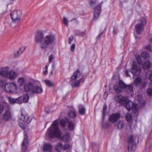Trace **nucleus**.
<instances>
[{"label": "nucleus", "instance_id": "10", "mask_svg": "<svg viewBox=\"0 0 152 152\" xmlns=\"http://www.w3.org/2000/svg\"><path fill=\"white\" fill-rule=\"evenodd\" d=\"M5 77L7 78L10 80L12 81L15 79L17 76L16 72L13 71H8L5 68Z\"/></svg>", "mask_w": 152, "mask_h": 152}, {"label": "nucleus", "instance_id": "20", "mask_svg": "<svg viewBox=\"0 0 152 152\" xmlns=\"http://www.w3.org/2000/svg\"><path fill=\"white\" fill-rule=\"evenodd\" d=\"M11 115L10 111L9 110H6L3 115L4 119L6 121H8L11 119Z\"/></svg>", "mask_w": 152, "mask_h": 152}, {"label": "nucleus", "instance_id": "33", "mask_svg": "<svg viewBox=\"0 0 152 152\" xmlns=\"http://www.w3.org/2000/svg\"><path fill=\"white\" fill-rule=\"evenodd\" d=\"M142 82V79L140 77L137 78L135 80L134 84L137 85L141 84Z\"/></svg>", "mask_w": 152, "mask_h": 152}, {"label": "nucleus", "instance_id": "50", "mask_svg": "<svg viewBox=\"0 0 152 152\" xmlns=\"http://www.w3.org/2000/svg\"><path fill=\"white\" fill-rule=\"evenodd\" d=\"M139 103L141 105V106L142 107L144 105L145 102L143 101H140L139 102Z\"/></svg>", "mask_w": 152, "mask_h": 152}, {"label": "nucleus", "instance_id": "7", "mask_svg": "<svg viewBox=\"0 0 152 152\" xmlns=\"http://www.w3.org/2000/svg\"><path fill=\"white\" fill-rule=\"evenodd\" d=\"M137 137L134 135L129 136L128 138V152H134L135 149V140Z\"/></svg>", "mask_w": 152, "mask_h": 152}, {"label": "nucleus", "instance_id": "38", "mask_svg": "<svg viewBox=\"0 0 152 152\" xmlns=\"http://www.w3.org/2000/svg\"><path fill=\"white\" fill-rule=\"evenodd\" d=\"M45 82L46 85L49 87H52L53 86V83L48 80H45Z\"/></svg>", "mask_w": 152, "mask_h": 152}, {"label": "nucleus", "instance_id": "31", "mask_svg": "<svg viewBox=\"0 0 152 152\" xmlns=\"http://www.w3.org/2000/svg\"><path fill=\"white\" fill-rule=\"evenodd\" d=\"M141 56L144 58H147L149 57V54L147 52H144L141 53Z\"/></svg>", "mask_w": 152, "mask_h": 152}, {"label": "nucleus", "instance_id": "19", "mask_svg": "<svg viewBox=\"0 0 152 152\" xmlns=\"http://www.w3.org/2000/svg\"><path fill=\"white\" fill-rule=\"evenodd\" d=\"M52 146L49 143L45 144L43 146V150L44 152H52Z\"/></svg>", "mask_w": 152, "mask_h": 152}, {"label": "nucleus", "instance_id": "2", "mask_svg": "<svg viewBox=\"0 0 152 152\" xmlns=\"http://www.w3.org/2000/svg\"><path fill=\"white\" fill-rule=\"evenodd\" d=\"M47 133L48 134L50 137L51 138L57 137L59 138L60 140L64 142L69 140V134L68 132H66L63 137H61V133L58 128L57 120H56L54 121L52 125L48 129Z\"/></svg>", "mask_w": 152, "mask_h": 152}, {"label": "nucleus", "instance_id": "14", "mask_svg": "<svg viewBox=\"0 0 152 152\" xmlns=\"http://www.w3.org/2000/svg\"><path fill=\"white\" fill-rule=\"evenodd\" d=\"M34 85L33 83L30 82L26 83L25 84L24 87L25 91L30 94H32Z\"/></svg>", "mask_w": 152, "mask_h": 152}, {"label": "nucleus", "instance_id": "25", "mask_svg": "<svg viewBox=\"0 0 152 152\" xmlns=\"http://www.w3.org/2000/svg\"><path fill=\"white\" fill-rule=\"evenodd\" d=\"M68 128L69 130H73L75 127V125L72 121H68Z\"/></svg>", "mask_w": 152, "mask_h": 152}, {"label": "nucleus", "instance_id": "42", "mask_svg": "<svg viewBox=\"0 0 152 152\" xmlns=\"http://www.w3.org/2000/svg\"><path fill=\"white\" fill-rule=\"evenodd\" d=\"M5 73V68L0 70V76L4 77Z\"/></svg>", "mask_w": 152, "mask_h": 152}, {"label": "nucleus", "instance_id": "59", "mask_svg": "<svg viewBox=\"0 0 152 152\" xmlns=\"http://www.w3.org/2000/svg\"><path fill=\"white\" fill-rule=\"evenodd\" d=\"M128 1V0H124L123 2L122 3H123L124 2L125 3Z\"/></svg>", "mask_w": 152, "mask_h": 152}, {"label": "nucleus", "instance_id": "45", "mask_svg": "<svg viewBox=\"0 0 152 152\" xmlns=\"http://www.w3.org/2000/svg\"><path fill=\"white\" fill-rule=\"evenodd\" d=\"M73 37L72 35H71L69 39V43L71 44L72 42L73 41Z\"/></svg>", "mask_w": 152, "mask_h": 152}, {"label": "nucleus", "instance_id": "3", "mask_svg": "<svg viewBox=\"0 0 152 152\" xmlns=\"http://www.w3.org/2000/svg\"><path fill=\"white\" fill-rule=\"evenodd\" d=\"M115 100L121 105H125L128 110L130 111L132 109L135 114L137 112V104H134L132 102L128 100L126 97L123 96L119 94L116 97Z\"/></svg>", "mask_w": 152, "mask_h": 152}, {"label": "nucleus", "instance_id": "41", "mask_svg": "<svg viewBox=\"0 0 152 152\" xmlns=\"http://www.w3.org/2000/svg\"><path fill=\"white\" fill-rule=\"evenodd\" d=\"M147 93L148 96H152V88H148L147 90Z\"/></svg>", "mask_w": 152, "mask_h": 152}, {"label": "nucleus", "instance_id": "21", "mask_svg": "<svg viewBox=\"0 0 152 152\" xmlns=\"http://www.w3.org/2000/svg\"><path fill=\"white\" fill-rule=\"evenodd\" d=\"M63 144L61 142L58 143L55 146L54 149L56 152H61L63 150Z\"/></svg>", "mask_w": 152, "mask_h": 152}, {"label": "nucleus", "instance_id": "4", "mask_svg": "<svg viewBox=\"0 0 152 152\" xmlns=\"http://www.w3.org/2000/svg\"><path fill=\"white\" fill-rule=\"evenodd\" d=\"M137 63L134 62L132 65V68L131 70H126V75L127 77H130L129 73L131 72L134 76H138L141 72L140 65L141 64L142 61L141 58L139 56L137 58Z\"/></svg>", "mask_w": 152, "mask_h": 152}, {"label": "nucleus", "instance_id": "48", "mask_svg": "<svg viewBox=\"0 0 152 152\" xmlns=\"http://www.w3.org/2000/svg\"><path fill=\"white\" fill-rule=\"evenodd\" d=\"M4 110V107L2 105L0 104V113H2Z\"/></svg>", "mask_w": 152, "mask_h": 152}, {"label": "nucleus", "instance_id": "17", "mask_svg": "<svg viewBox=\"0 0 152 152\" xmlns=\"http://www.w3.org/2000/svg\"><path fill=\"white\" fill-rule=\"evenodd\" d=\"M28 137L26 134H24L23 140L22 143V149L23 151L27 149V148L28 145Z\"/></svg>", "mask_w": 152, "mask_h": 152}, {"label": "nucleus", "instance_id": "37", "mask_svg": "<svg viewBox=\"0 0 152 152\" xmlns=\"http://www.w3.org/2000/svg\"><path fill=\"white\" fill-rule=\"evenodd\" d=\"M63 21L64 24L67 26L69 25V21L68 19L65 17H64L63 19Z\"/></svg>", "mask_w": 152, "mask_h": 152}, {"label": "nucleus", "instance_id": "35", "mask_svg": "<svg viewBox=\"0 0 152 152\" xmlns=\"http://www.w3.org/2000/svg\"><path fill=\"white\" fill-rule=\"evenodd\" d=\"M8 99L10 102L12 104L16 103V99L12 98L11 97H8Z\"/></svg>", "mask_w": 152, "mask_h": 152}, {"label": "nucleus", "instance_id": "60", "mask_svg": "<svg viewBox=\"0 0 152 152\" xmlns=\"http://www.w3.org/2000/svg\"><path fill=\"white\" fill-rule=\"evenodd\" d=\"M53 70H52V71L51 72H50V73H51V74H52V73H53Z\"/></svg>", "mask_w": 152, "mask_h": 152}, {"label": "nucleus", "instance_id": "55", "mask_svg": "<svg viewBox=\"0 0 152 152\" xmlns=\"http://www.w3.org/2000/svg\"><path fill=\"white\" fill-rule=\"evenodd\" d=\"M55 65L54 64H53L52 65V70H53L55 69Z\"/></svg>", "mask_w": 152, "mask_h": 152}, {"label": "nucleus", "instance_id": "63", "mask_svg": "<svg viewBox=\"0 0 152 152\" xmlns=\"http://www.w3.org/2000/svg\"><path fill=\"white\" fill-rule=\"evenodd\" d=\"M1 18V16H0V19Z\"/></svg>", "mask_w": 152, "mask_h": 152}, {"label": "nucleus", "instance_id": "30", "mask_svg": "<svg viewBox=\"0 0 152 152\" xmlns=\"http://www.w3.org/2000/svg\"><path fill=\"white\" fill-rule=\"evenodd\" d=\"M22 96L23 102L26 103L28 102L29 99V96L28 94H26Z\"/></svg>", "mask_w": 152, "mask_h": 152}, {"label": "nucleus", "instance_id": "1", "mask_svg": "<svg viewBox=\"0 0 152 152\" xmlns=\"http://www.w3.org/2000/svg\"><path fill=\"white\" fill-rule=\"evenodd\" d=\"M56 41V37L52 33L42 31H38L35 37V42L43 49H46L48 45L53 43Z\"/></svg>", "mask_w": 152, "mask_h": 152}, {"label": "nucleus", "instance_id": "53", "mask_svg": "<svg viewBox=\"0 0 152 152\" xmlns=\"http://www.w3.org/2000/svg\"><path fill=\"white\" fill-rule=\"evenodd\" d=\"M108 125V124H106V125L104 124H102V126L103 128H106V125L107 126Z\"/></svg>", "mask_w": 152, "mask_h": 152}, {"label": "nucleus", "instance_id": "23", "mask_svg": "<svg viewBox=\"0 0 152 152\" xmlns=\"http://www.w3.org/2000/svg\"><path fill=\"white\" fill-rule=\"evenodd\" d=\"M79 111L81 115H84L86 112V109L83 106L81 105H80L78 107Z\"/></svg>", "mask_w": 152, "mask_h": 152}, {"label": "nucleus", "instance_id": "62", "mask_svg": "<svg viewBox=\"0 0 152 152\" xmlns=\"http://www.w3.org/2000/svg\"><path fill=\"white\" fill-rule=\"evenodd\" d=\"M10 26H12V25H11V24H10Z\"/></svg>", "mask_w": 152, "mask_h": 152}, {"label": "nucleus", "instance_id": "16", "mask_svg": "<svg viewBox=\"0 0 152 152\" xmlns=\"http://www.w3.org/2000/svg\"><path fill=\"white\" fill-rule=\"evenodd\" d=\"M152 146V136H149L147 138L145 144V149L148 151Z\"/></svg>", "mask_w": 152, "mask_h": 152}, {"label": "nucleus", "instance_id": "32", "mask_svg": "<svg viewBox=\"0 0 152 152\" xmlns=\"http://www.w3.org/2000/svg\"><path fill=\"white\" fill-rule=\"evenodd\" d=\"M125 118L129 122H130L132 121V115L130 113H127L126 115Z\"/></svg>", "mask_w": 152, "mask_h": 152}, {"label": "nucleus", "instance_id": "49", "mask_svg": "<svg viewBox=\"0 0 152 152\" xmlns=\"http://www.w3.org/2000/svg\"><path fill=\"white\" fill-rule=\"evenodd\" d=\"M148 79L152 82V73L148 75Z\"/></svg>", "mask_w": 152, "mask_h": 152}, {"label": "nucleus", "instance_id": "28", "mask_svg": "<svg viewBox=\"0 0 152 152\" xmlns=\"http://www.w3.org/2000/svg\"><path fill=\"white\" fill-rule=\"evenodd\" d=\"M97 3V0H90L89 2V5L91 7H94Z\"/></svg>", "mask_w": 152, "mask_h": 152}, {"label": "nucleus", "instance_id": "12", "mask_svg": "<svg viewBox=\"0 0 152 152\" xmlns=\"http://www.w3.org/2000/svg\"><path fill=\"white\" fill-rule=\"evenodd\" d=\"M5 90L8 93H12L15 91L17 90L16 84L13 83H7L5 86Z\"/></svg>", "mask_w": 152, "mask_h": 152}, {"label": "nucleus", "instance_id": "13", "mask_svg": "<svg viewBox=\"0 0 152 152\" xmlns=\"http://www.w3.org/2000/svg\"><path fill=\"white\" fill-rule=\"evenodd\" d=\"M126 85L123 81L121 80L119 82V86L115 85L114 88L116 92H120L122 91V89L126 88Z\"/></svg>", "mask_w": 152, "mask_h": 152}, {"label": "nucleus", "instance_id": "15", "mask_svg": "<svg viewBox=\"0 0 152 152\" xmlns=\"http://www.w3.org/2000/svg\"><path fill=\"white\" fill-rule=\"evenodd\" d=\"M120 116V115L118 113H113L110 116L109 121L112 123H115L119 119Z\"/></svg>", "mask_w": 152, "mask_h": 152}, {"label": "nucleus", "instance_id": "9", "mask_svg": "<svg viewBox=\"0 0 152 152\" xmlns=\"http://www.w3.org/2000/svg\"><path fill=\"white\" fill-rule=\"evenodd\" d=\"M22 13L20 10H14L10 14L13 23H18L19 22Z\"/></svg>", "mask_w": 152, "mask_h": 152}, {"label": "nucleus", "instance_id": "8", "mask_svg": "<svg viewBox=\"0 0 152 152\" xmlns=\"http://www.w3.org/2000/svg\"><path fill=\"white\" fill-rule=\"evenodd\" d=\"M139 22L135 25V28L137 33L140 34L143 31L144 26L146 24L147 21L145 18L141 17Z\"/></svg>", "mask_w": 152, "mask_h": 152}, {"label": "nucleus", "instance_id": "44", "mask_svg": "<svg viewBox=\"0 0 152 152\" xmlns=\"http://www.w3.org/2000/svg\"><path fill=\"white\" fill-rule=\"evenodd\" d=\"M53 58V54H51L49 56V62L50 63L52 62Z\"/></svg>", "mask_w": 152, "mask_h": 152}, {"label": "nucleus", "instance_id": "40", "mask_svg": "<svg viewBox=\"0 0 152 152\" xmlns=\"http://www.w3.org/2000/svg\"><path fill=\"white\" fill-rule=\"evenodd\" d=\"M16 99V102L18 104H21L23 102L22 96H21Z\"/></svg>", "mask_w": 152, "mask_h": 152}, {"label": "nucleus", "instance_id": "34", "mask_svg": "<svg viewBox=\"0 0 152 152\" xmlns=\"http://www.w3.org/2000/svg\"><path fill=\"white\" fill-rule=\"evenodd\" d=\"M63 150H70L72 146L68 144H65L64 145H63Z\"/></svg>", "mask_w": 152, "mask_h": 152}, {"label": "nucleus", "instance_id": "36", "mask_svg": "<svg viewBox=\"0 0 152 152\" xmlns=\"http://www.w3.org/2000/svg\"><path fill=\"white\" fill-rule=\"evenodd\" d=\"M107 108V107L106 104H105L104 105L103 111H102V115H103V120L104 119V118L105 116V115L106 113V110Z\"/></svg>", "mask_w": 152, "mask_h": 152}, {"label": "nucleus", "instance_id": "18", "mask_svg": "<svg viewBox=\"0 0 152 152\" xmlns=\"http://www.w3.org/2000/svg\"><path fill=\"white\" fill-rule=\"evenodd\" d=\"M43 91V89L41 87L36 85H34L32 94H40Z\"/></svg>", "mask_w": 152, "mask_h": 152}, {"label": "nucleus", "instance_id": "27", "mask_svg": "<svg viewBox=\"0 0 152 152\" xmlns=\"http://www.w3.org/2000/svg\"><path fill=\"white\" fill-rule=\"evenodd\" d=\"M124 126V123L123 121H119L117 125V128L118 129H122Z\"/></svg>", "mask_w": 152, "mask_h": 152}, {"label": "nucleus", "instance_id": "24", "mask_svg": "<svg viewBox=\"0 0 152 152\" xmlns=\"http://www.w3.org/2000/svg\"><path fill=\"white\" fill-rule=\"evenodd\" d=\"M151 66V64L149 61H147L145 62L142 65V68L145 69H149Z\"/></svg>", "mask_w": 152, "mask_h": 152}, {"label": "nucleus", "instance_id": "5", "mask_svg": "<svg viewBox=\"0 0 152 152\" xmlns=\"http://www.w3.org/2000/svg\"><path fill=\"white\" fill-rule=\"evenodd\" d=\"M81 75V73L78 69H77L74 72L73 75L71 77L70 81L72 87H76L80 85L81 82L84 81L83 77L80 78Z\"/></svg>", "mask_w": 152, "mask_h": 152}, {"label": "nucleus", "instance_id": "61", "mask_svg": "<svg viewBox=\"0 0 152 152\" xmlns=\"http://www.w3.org/2000/svg\"><path fill=\"white\" fill-rule=\"evenodd\" d=\"M129 126H130V129H131V124H130Z\"/></svg>", "mask_w": 152, "mask_h": 152}, {"label": "nucleus", "instance_id": "43", "mask_svg": "<svg viewBox=\"0 0 152 152\" xmlns=\"http://www.w3.org/2000/svg\"><path fill=\"white\" fill-rule=\"evenodd\" d=\"M60 124L63 127H64L66 125V122L64 119H62L60 121Z\"/></svg>", "mask_w": 152, "mask_h": 152}, {"label": "nucleus", "instance_id": "57", "mask_svg": "<svg viewBox=\"0 0 152 152\" xmlns=\"http://www.w3.org/2000/svg\"><path fill=\"white\" fill-rule=\"evenodd\" d=\"M45 111L47 113H50V111L49 110H48V109L47 108H46L45 109Z\"/></svg>", "mask_w": 152, "mask_h": 152}, {"label": "nucleus", "instance_id": "54", "mask_svg": "<svg viewBox=\"0 0 152 152\" xmlns=\"http://www.w3.org/2000/svg\"><path fill=\"white\" fill-rule=\"evenodd\" d=\"M145 48L147 50H150V47L149 45H148L145 47Z\"/></svg>", "mask_w": 152, "mask_h": 152}, {"label": "nucleus", "instance_id": "39", "mask_svg": "<svg viewBox=\"0 0 152 152\" xmlns=\"http://www.w3.org/2000/svg\"><path fill=\"white\" fill-rule=\"evenodd\" d=\"M24 82V80L22 78H19L18 80V83L20 86H22Z\"/></svg>", "mask_w": 152, "mask_h": 152}, {"label": "nucleus", "instance_id": "47", "mask_svg": "<svg viewBox=\"0 0 152 152\" xmlns=\"http://www.w3.org/2000/svg\"><path fill=\"white\" fill-rule=\"evenodd\" d=\"M75 47V44H72L71 46V50L72 52H73Z\"/></svg>", "mask_w": 152, "mask_h": 152}, {"label": "nucleus", "instance_id": "11", "mask_svg": "<svg viewBox=\"0 0 152 152\" xmlns=\"http://www.w3.org/2000/svg\"><path fill=\"white\" fill-rule=\"evenodd\" d=\"M103 2L98 4L94 8V17L93 21L96 20L99 16V15L101 12L102 5Z\"/></svg>", "mask_w": 152, "mask_h": 152}, {"label": "nucleus", "instance_id": "58", "mask_svg": "<svg viewBox=\"0 0 152 152\" xmlns=\"http://www.w3.org/2000/svg\"><path fill=\"white\" fill-rule=\"evenodd\" d=\"M48 65H47L45 66V69L46 70H48Z\"/></svg>", "mask_w": 152, "mask_h": 152}, {"label": "nucleus", "instance_id": "22", "mask_svg": "<svg viewBox=\"0 0 152 152\" xmlns=\"http://www.w3.org/2000/svg\"><path fill=\"white\" fill-rule=\"evenodd\" d=\"M25 47H22L20 48L19 49L14 53V56L15 57H18L26 49Z\"/></svg>", "mask_w": 152, "mask_h": 152}, {"label": "nucleus", "instance_id": "51", "mask_svg": "<svg viewBox=\"0 0 152 152\" xmlns=\"http://www.w3.org/2000/svg\"><path fill=\"white\" fill-rule=\"evenodd\" d=\"M117 29H115V28H113V33L114 34H115L117 33Z\"/></svg>", "mask_w": 152, "mask_h": 152}, {"label": "nucleus", "instance_id": "26", "mask_svg": "<svg viewBox=\"0 0 152 152\" xmlns=\"http://www.w3.org/2000/svg\"><path fill=\"white\" fill-rule=\"evenodd\" d=\"M125 89L128 93L132 94L133 92V87L131 85H127Z\"/></svg>", "mask_w": 152, "mask_h": 152}, {"label": "nucleus", "instance_id": "46", "mask_svg": "<svg viewBox=\"0 0 152 152\" xmlns=\"http://www.w3.org/2000/svg\"><path fill=\"white\" fill-rule=\"evenodd\" d=\"M75 34L76 35L79 36L81 35V33L78 30H76L74 31Z\"/></svg>", "mask_w": 152, "mask_h": 152}, {"label": "nucleus", "instance_id": "56", "mask_svg": "<svg viewBox=\"0 0 152 152\" xmlns=\"http://www.w3.org/2000/svg\"><path fill=\"white\" fill-rule=\"evenodd\" d=\"M48 72V70H46L45 71H44L43 72V74L44 75H46L47 73Z\"/></svg>", "mask_w": 152, "mask_h": 152}, {"label": "nucleus", "instance_id": "29", "mask_svg": "<svg viewBox=\"0 0 152 152\" xmlns=\"http://www.w3.org/2000/svg\"><path fill=\"white\" fill-rule=\"evenodd\" d=\"M68 114L70 117L72 118H74L77 116L75 112L74 111H70L68 112Z\"/></svg>", "mask_w": 152, "mask_h": 152}, {"label": "nucleus", "instance_id": "6", "mask_svg": "<svg viewBox=\"0 0 152 152\" xmlns=\"http://www.w3.org/2000/svg\"><path fill=\"white\" fill-rule=\"evenodd\" d=\"M31 120V118L29 117L27 114L22 113L19 119V126L22 129H24L25 128V123L27 124L30 123Z\"/></svg>", "mask_w": 152, "mask_h": 152}, {"label": "nucleus", "instance_id": "52", "mask_svg": "<svg viewBox=\"0 0 152 152\" xmlns=\"http://www.w3.org/2000/svg\"><path fill=\"white\" fill-rule=\"evenodd\" d=\"M102 34V33H100L97 37H96V39H99L101 35Z\"/></svg>", "mask_w": 152, "mask_h": 152}]
</instances>
